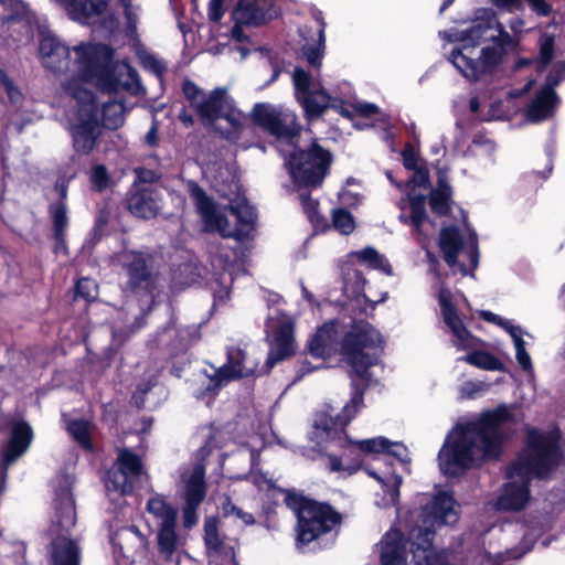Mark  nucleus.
<instances>
[{"label": "nucleus", "instance_id": "nucleus-44", "mask_svg": "<svg viewBox=\"0 0 565 565\" xmlns=\"http://www.w3.org/2000/svg\"><path fill=\"white\" fill-rule=\"evenodd\" d=\"M221 512L226 518L239 520L244 525H252L255 523L253 514L236 507L228 498H226L222 503Z\"/></svg>", "mask_w": 565, "mask_h": 565}, {"label": "nucleus", "instance_id": "nucleus-3", "mask_svg": "<svg viewBox=\"0 0 565 565\" xmlns=\"http://www.w3.org/2000/svg\"><path fill=\"white\" fill-rule=\"evenodd\" d=\"M381 334L369 323H355L344 334L341 354L351 366L356 379H352L353 392L351 399L342 408V415L328 407L316 414L310 438L317 445L340 438L347 425L363 406V390L358 381L367 380V370L377 362L382 345Z\"/></svg>", "mask_w": 565, "mask_h": 565}, {"label": "nucleus", "instance_id": "nucleus-48", "mask_svg": "<svg viewBox=\"0 0 565 565\" xmlns=\"http://www.w3.org/2000/svg\"><path fill=\"white\" fill-rule=\"evenodd\" d=\"M97 284L90 278H82L76 284L75 297L92 301L97 297Z\"/></svg>", "mask_w": 565, "mask_h": 565}, {"label": "nucleus", "instance_id": "nucleus-34", "mask_svg": "<svg viewBox=\"0 0 565 565\" xmlns=\"http://www.w3.org/2000/svg\"><path fill=\"white\" fill-rule=\"evenodd\" d=\"M146 509L158 520L159 526L168 523L172 524L177 521V511L160 495L152 497L147 502Z\"/></svg>", "mask_w": 565, "mask_h": 565}, {"label": "nucleus", "instance_id": "nucleus-1", "mask_svg": "<svg viewBox=\"0 0 565 565\" xmlns=\"http://www.w3.org/2000/svg\"><path fill=\"white\" fill-rule=\"evenodd\" d=\"M515 412L513 406L501 405L475 420L457 424L439 450L440 471L457 477L486 459L497 458L511 425L516 423Z\"/></svg>", "mask_w": 565, "mask_h": 565}, {"label": "nucleus", "instance_id": "nucleus-9", "mask_svg": "<svg viewBox=\"0 0 565 565\" xmlns=\"http://www.w3.org/2000/svg\"><path fill=\"white\" fill-rule=\"evenodd\" d=\"M186 186L206 232H217L223 237L237 241L250 236L254 231L255 213L249 204L241 202L230 206V214L236 221V224L232 225L226 211L216 206L195 182L189 181Z\"/></svg>", "mask_w": 565, "mask_h": 565}, {"label": "nucleus", "instance_id": "nucleus-5", "mask_svg": "<svg viewBox=\"0 0 565 565\" xmlns=\"http://www.w3.org/2000/svg\"><path fill=\"white\" fill-rule=\"evenodd\" d=\"M561 460L558 434L527 430L526 448L508 470V482L497 499L495 507L504 511H519L530 502L529 483L533 478L546 477Z\"/></svg>", "mask_w": 565, "mask_h": 565}, {"label": "nucleus", "instance_id": "nucleus-40", "mask_svg": "<svg viewBox=\"0 0 565 565\" xmlns=\"http://www.w3.org/2000/svg\"><path fill=\"white\" fill-rule=\"evenodd\" d=\"M319 22V30H318V41L317 44H308L303 46V54L308 61V63L312 66H320L321 60L323 57L324 53V23L321 20H318Z\"/></svg>", "mask_w": 565, "mask_h": 565}, {"label": "nucleus", "instance_id": "nucleus-50", "mask_svg": "<svg viewBox=\"0 0 565 565\" xmlns=\"http://www.w3.org/2000/svg\"><path fill=\"white\" fill-rule=\"evenodd\" d=\"M489 384L486 382L468 381L460 386V396L463 398H473L479 394L488 391Z\"/></svg>", "mask_w": 565, "mask_h": 565}, {"label": "nucleus", "instance_id": "nucleus-64", "mask_svg": "<svg viewBox=\"0 0 565 565\" xmlns=\"http://www.w3.org/2000/svg\"><path fill=\"white\" fill-rule=\"evenodd\" d=\"M56 188L60 189L62 198L66 196V185L64 183H57Z\"/></svg>", "mask_w": 565, "mask_h": 565}, {"label": "nucleus", "instance_id": "nucleus-43", "mask_svg": "<svg viewBox=\"0 0 565 565\" xmlns=\"http://www.w3.org/2000/svg\"><path fill=\"white\" fill-rule=\"evenodd\" d=\"M50 214L53 218L55 237L62 243L63 232L67 226L66 205L63 201L50 206Z\"/></svg>", "mask_w": 565, "mask_h": 565}, {"label": "nucleus", "instance_id": "nucleus-38", "mask_svg": "<svg viewBox=\"0 0 565 565\" xmlns=\"http://www.w3.org/2000/svg\"><path fill=\"white\" fill-rule=\"evenodd\" d=\"M459 360L487 371H499L503 369V364L500 360L483 351H473Z\"/></svg>", "mask_w": 565, "mask_h": 565}, {"label": "nucleus", "instance_id": "nucleus-45", "mask_svg": "<svg viewBox=\"0 0 565 565\" xmlns=\"http://www.w3.org/2000/svg\"><path fill=\"white\" fill-rule=\"evenodd\" d=\"M301 204L315 228L324 230L327 227V221L320 216L317 211L318 202L312 200L309 195H301Z\"/></svg>", "mask_w": 565, "mask_h": 565}, {"label": "nucleus", "instance_id": "nucleus-41", "mask_svg": "<svg viewBox=\"0 0 565 565\" xmlns=\"http://www.w3.org/2000/svg\"><path fill=\"white\" fill-rule=\"evenodd\" d=\"M72 437L86 450H92L90 425L86 420H73L68 424Z\"/></svg>", "mask_w": 565, "mask_h": 565}, {"label": "nucleus", "instance_id": "nucleus-54", "mask_svg": "<svg viewBox=\"0 0 565 565\" xmlns=\"http://www.w3.org/2000/svg\"><path fill=\"white\" fill-rule=\"evenodd\" d=\"M142 65L156 75H161L166 66L164 64L151 54H145L141 56Z\"/></svg>", "mask_w": 565, "mask_h": 565}, {"label": "nucleus", "instance_id": "nucleus-31", "mask_svg": "<svg viewBox=\"0 0 565 565\" xmlns=\"http://www.w3.org/2000/svg\"><path fill=\"white\" fill-rule=\"evenodd\" d=\"M97 121L104 128L116 130L124 126L126 120L127 109L124 103L119 99H108L100 103V107L96 105Z\"/></svg>", "mask_w": 565, "mask_h": 565}, {"label": "nucleus", "instance_id": "nucleus-11", "mask_svg": "<svg viewBox=\"0 0 565 565\" xmlns=\"http://www.w3.org/2000/svg\"><path fill=\"white\" fill-rule=\"evenodd\" d=\"M65 93L74 99L67 113V129L72 137L74 150L77 153H90L102 134L97 121L96 102L90 90L65 84Z\"/></svg>", "mask_w": 565, "mask_h": 565}, {"label": "nucleus", "instance_id": "nucleus-17", "mask_svg": "<svg viewBox=\"0 0 565 565\" xmlns=\"http://www.w3.org/2000/svg\"><path fill=\"white\" fill-rule=\"evenodd\" d=\"M143 473L140 458L128 449H121L118 454L116 468L108 471L105 487L111 499L122 497L132 491L134 483Z\"/></svg>", "mask_w": 565, "mask_h": 565}, {"label": "nucleus", "instance_id": "nucleus-23", "mask_svg": "<svg viewBox=\"0 0 565 565\" xmlns=\"http://www.w3.org/2000/svg\"><path fill=\"white\" fill-rule=\"evenodd\" d=\"M122 264L129 277L128 286L131 290H145L148 294V300H152L151 275L148 268L146 255L137 252H127L122 255Z\"/></svg>", "mask_w": 565, "mask_h": 565}, {"label": "nucleus", "instance_id": "nucleus-2", "mask_svg": "<svg viewBox=\"0 0 565 565\" xmlns=\"http://www.w3.org/2000/svg\"><path fill=\"white\" fill-rule=\"evenodd\" d=\"M509 26L512 34L493 12H484L469 28L450 34V40L458 44L448 60L467 79L481 81L495 71L508 52L518 47L524 21L513 18Z\"/></svg>", "mask_w": 565, "mask_h": 565}, {"label": "nucleus", "instance_id": "nucleus-53", "mask_svg": "<svg viewBox=\"0 0 565 565\" xmlns=\"http://www.w3.org/2000/svg\"><path fill=\"white\" fill-rule=\"evenodd\" d=\"M170 333H175L178 337V342L172 344L173 348H185L194 340V337L188 328L175 329L174 327H169L164 330V334Z\"/></svg>", "mask_w": 565, "mask_h": 565}, {"label": "nucleus", "instance_id": "nucleus-15", "mask_svg": "<svg viewBox=\"0 0 565 565\" xmlns=\"http://www.w3.org/2000/svg\"><path fill=\"white\" fill-rule=\"evenodd\" d=\"M439 248L447 265L462 275H467L478 265L477 236L468 227L443 228L439 235Z\"/></svg>", "mask_w": 565, "mask_h": 565}, {"label": "nucleus", "instance_id": "nucleus-32", "mask_svg": "<svg viewBox=\"0 0 565 565\" xmlns=\"http://www.w3.org/2000/svg\"><path fill=\"white\" fill-rule=\"evenodd\" d=\"M408 201L411 206V214H406L403 206L404 202L402 201V213L399 214V220L405 224L413 225L420 235L426 236L427 233L424 232V225L426 223L425 196L422 194L409 193Z\"/></svg>", "mask_w": 565, "mask_h": 565}, {"label": "nucleus", "instance_id": "nucleus-25", "mask_svg": "<svg viewBox=\"0 0 565 565\" xmlns=\"http://www.w3.org/2000/svg\"><path fill=\"white\" fill-rule=\"evenodd\" d=\"M348 443L355 445L356 448L365 455H391L404 465H407L411 461L408 450L403 444L390 441L385 437H374L361 440L348 439Z\"/></svg>", "mask_w": 565, "mask_h": 565}, {"label": "nucleus", "instance_id": "nucleus-16", "mask_svg": "<svg viewBox=\"0 0 565 565\" xmlns=\"http://www.w3.org/2000/svg\"><path fill=\"white\" fill-rule=\"evenodd\" d=\"M256 364L248 362L239 349L227 351V363L216 370L213 375L201 373L195 379L194 394L198 398L214 396L230 381L249 376L255 372Z\"/></svg>", "mask_w": 565, "mask_h": 565}, {"label": "nucleus", "instance_id": "nucleus-7", "mask_svg": "<svg viewBox=\"0 0 565 565\" xmlns=\"http://www.w3.org/2000/svg\"><path fill=\"white\" fill-rule=\"evenodd\" d=\"M74 71L81 75L83 87L94 84L102 90L116 92L139 88L137 72L125 61L111 63L113 51L105 44L81 43L75 47Z\"/></svg>", "mask_w": 565, "mask_h": 565}, {"label": "nucleus", "instance_id": "nucleus-24", "mask_svg": "<svg viewBox=\"0 0 565 565\" xmlns=\"http://www.w3.org/2000/svg\"><path fill=\"white\" fill-rule=\"evenodd\" d=\"M32 438V429L26 423H14L10 437L2 449L3 463L10 466L15 462L29 449Z\"/></svg>", "mask_w": 565, "mask_h": 565}, {"label": "nucleus", "instance_id": "nucleus-35", "mask_svg": "<svg viewBox=\"0 0 565 565\" xmlns=\"http://www.w3.org/2000/svg\"><path fill=\"white\" fill-rule=\"evenodd\" d=\"M451 189L444 177L439 178L438 186L430 194V207L434 213L444 215L449 210Z\"/></svg>", "mask_w": 565, "mask_h": 565}, {"label": "nucleus", "instance_id": "nucleus-29", "mask_svg": "<svg viewBox=\"0 0 565 565\" xmlns=\"http://www.w3.org/2000/svg\"><path fill=\"white\" fill-rule=\"evenodd\" d=\"M382 565H406L405 545L398 530L388 531L381 543Z\"/></svg>", "mask_w": 565, "mask_h": 565}, {"label": "nucleus", "instance_id": "nucleus-60", "mask_svg": "<svg viewBox=\"0 0 565 565\" xmlns=\"http://www.w3.org/2000/svg\"><path fill=\"white\" fill-rule=\"evenodd\" d=\"M156 136H157V129L156 127H152L147 136H146V141L150 145V146H153L156 143Z\"/></svg>", "mask_w": 565, "mask_h": 565}, {"label": "nucleus", "instance_id": "nucleus-39", "mask_svg": "<svg viewBox=\"0 0 565 565\" xmlns=\"http://www.w3.org/2000/svg\"><path fill=\"white\" fill-rule=\"evenodd\" d=\"M175 523L160 525L158 533V544L161 553L171 556L180 544V540L174 531Z\"/></svg>", "mask_w": 565, "mask_h": 565}, {"label": "nucleus", "instance_id": "nucleus-12", "mask_svg": "<svg viewBox=\"0 0 565 565\" xmlns=\"http://www.w3.org/2000/svg\"><path fill=\"white\" fill-rule=\"evenodd\" d=\"M292 81L296 97L302 105L308 119L318 118L328 107L334 109L344 117L355 115L370 117L377 113V107L370 103L349 104L342 99L330 96L324 89H320L311 77L301 68H295Z\"/></svg>", "mask_w": 565, "mask_h": 565}, {"label": "nucleus", "instance_id": "nucleus-27", "mask_svg": "<svg viewBox=\"0 0 565 565\" xmlns=\"http://www.w3.org/2000/svg\"><path fill=\"white\" fill-rule=\"evenodd\" d=\"M113 545L134 562L142 556L147 550V537L135 526L122 527L111 537Z\"/></svg>", "mask_w": 565, "mask_h": 565}, {"label": "nucleus", "instance_id": "nucleus-46", "mask_svg": "<svg viewBox=\"0 0 565 565\" xmlns=\"http://www.w3.org/2000/svg\"><path fill=\"white\" fill-rule=\"evenodd\" d=\"M333 226L344 235L353 232L355 228V222L353 216L343 209H337L332 214Z\"/></svg>", "mask_w": 565, "mask_h": 565}, {"label": "nucleus", "instance_id": "nucleus-63", "mask_svg": "<svg viewBox=\"0 0 565 565\" xmlns=\"http://www.w3.org/2000/svg\"><path fill=\"white\" fill-rule=\"evenodd\" d=\"M479 102L477 100V98H472L471 102H470V108L472 111H477L479 109Z\"/></svg>", "mask_w": 565, "mask_h": 565}, {"label": "nucleus", "instance_id": "nucleus-26", "mask_svg": "<svg viewBox=\"0 0 565 565\" xmlns=\"http://www.w3.org/2000/svg\"><path fill=\"white\" fill-rule=\"evenodd\" d=\"M366 473L374 478L382 487L384 497L381 501H376L380 507L395 505L399 498V487L402 484V477L396 475L391 468V465H385L383 468H365Z\"/></svg>", "mask_w": 565, "mask_h": 565}, {"label": "nucleus", "instance_id": "nucleus-51", "mask_svg": "<svg viewBox=\"0 0 565 565\" xmlns=\"http://www.w3.org/2000/svg\"><path fill=\"white\" fill-rule=\"evenodd\" d=\"M329 469L343 476H351L360 469L359 463L344 465L342 460L335 456H329Z\"/></svg>", "mask_w": 565, "mask_h": 565}, {"label": "nucleus", "instance_id": "nucleus-13", "mask_svg": "<svg viewBox=\"0 0 565 565\" xmlns=\"http://www.w3.org/2000/svg\"><path fill=\"white\" fill-rule=\"evenodd\" d=\"M183 93L204 124L214 125L217 120L227 122L231 128L222 125L217 127L227 138L242 129L247 121L246 116L233 106L223 88H215L206 95L192 82H185Z\"/></svg>", "mask_w": 565, "mask_h": 565}, {"label": "nucleus", "instance_id": "nucleus-22", "mask_svg": "<svg viewBox=\"0 0 565 565\" xmlns=\"http://www.w3.org/2000/svg\"><path fill=\"white\" fill-rule=\"evenodd\" d=\"M275 14L273 0H239L233 18L237 24L258 26L271 20Z\"/></svg>", "mask_w": 565, "mask_h": 565}, {"label": "nucleus", "instance_id": "nucleus-59", "mask_svg": "<svg viewBox=\"0 0 565 565\" xmlns=\"http://www.w3.org/2000/svg\"><path fill=\"white\" fill-rule=\"evenodd\" d=\"M243 25L244 24L236 23L235 26L232 29V36L239 42L245 40V35L243 34V31H242Z\"/></svg>", "mask_w": 565, "mask_h": 565}, {"label": "nucleus", "instance_id": "nucleus-36", "mask_svg": "<svg viewBox=\"0 0 565 565\" xmlns=\"http://www.w3.org/2000/svg\"><path fill=\"white\" fill-rule=\"evenodd\" d=\"M513 340L514 349H515V358L520 366L529 372L532 370V360L527 351L525 350V341L523 340V335L526 334L521 327L514 326L508 332Z\"/></svg>", "mask_w": 565, "mask_h": 565}, {"label": "nucleus", "instance_id": "nucleus-30", "mask_svg": "<svg viewBox=\"0 0 565 565\" xmlns=\"http://www.w3.org/2000/svg\"><path fill=\"white\" fill-rule=\"evenodd\" d=\"M338 337L337 323L329 322L317 330L309 342V351L315 358H324L335 349Z\"/></svg>", "mask_w": 565, "mask_h": 565}, {"label": "nucleus", "instance_id": "nucleus-47", "mask_svg": "<svg viewBox=\"0 0 565 565\" xmlns=\"http://www.w3.org/2000/svg\"><path fill=\"white\" fill-rule=\"evenodd\" d=\"M3 88L11 104L19 107L22 103L23 96L20 89L7 76V74L0 68V89Z\"/></svg>", "mask_w": 565, "mask_h": 565}, {"label": "nucleus", "instance_id": "nucleus-57", "mask_svg": "<svg viewBox=\"0 0 565 565\" xmlns=\"http://www.w3.org/2000/svg\"><path fill=\"white\" fill-rule=\"evenodd\" d=\"M224 2L225 0H210L209 17L211 20L218 21L223 17Z\"/></svg>", "mask_w": 565, "mask_h": 565}, {"label": "nucleus", "instance_id": "nucleus-6", "mask_svg": "<svg viewBox=\"0 0 565 565\" xmlns=\"http://www.w3.org/2000/svg\"><path fill=\"white\" fill-rule=\"evenodd\" d=\"M7 13L4 15V23L9 31L19 32L20 35L14 38L18 42L29 43L33 39L34 28H38L40 35L39 57L41 64L49 71L61 73L67 71L71 76L63 83L73 82L74 86L83 87L81 83V75L74 71V62L76 60L75 47L71 53L70 49L65 46L58 38L51 33L45 28L38 24L34 13L21 0H0Z\"/></svg>", "mask_w": 565, "mask_h": 565}, {"label": "nucleus", "instance_id": "nucleus-37", "mask_svg": "<svg viewBox=\"0 0 565 565\" xmlns=\"http://www.w3.org/2000/svg\"><path fill=\"white\" fill-rule=\"evenodd\" d=\"M529 2L530 8L536 14L546 17L552 11V6L550 0H526ZM492 2L501 8L512 11L514 9H520L522 7V0H492Z\"/></svg>", "mask_w": 565, "mask_h": 565}, {"label": "nucleus", "instance_id": "nucleus-52", "mask_svg": "<svg viewBox=\"0 0 565 565\" xmlns=\"http://www.w3.org/2000/svg\"><path fill=\"white\" fill-rule=\"evenodd\" d=\"M554 39L550 35H544L540 40V60L545 66L553 57Z\"/></svg>", "mask_w": 565, "mask_h": 565}, {"label": "nucleus", "instance_id": "nucleus-42", "mask_svg": "<svg viewBox=\"0 0 565 565\" xmlns=\"http://www.w3.org/2000/svg\"><path fill=\"white\" fill-rule=\"evenodd\" d=\"M204 541L210 551L221 553L223 542L218 535L217 520L215 518H207L204 522Z\"/></svg>", "mask_w": 565, "mask_h": 565}, {"label": "nucleus", "instance_id": "nucleus-4", "mask_svg": "<svg viewBox=\"0 0 565 565\" xmlns=\"http://www.w3.org/2000/svg\"><path fill=\"white\" fill-rule=\"evenodd\" d=\"M253 116L256 122L276 136L277 149L292 181L298 186H319L329 171L331 153L316 142L306 149H297L299 128L295 113L270 104H257Z\"/></svg>", "mask_w": 565, "mask_h": 565}, {"label": "nucleus", "instance_id": "nucleus-56", "mask_svg": "<svg viewBox=\"0 0 565 565\" xmlns=\"http://www.w3.org/2000/svg\"><path fill=\"white\" fill-rule=\"evenodd\" d=\"M403 162L406 169L414 170L418 167V157L414 148L408 147L403 151Z\"/></svg>", "mask_w": 565, "mask_h": 565}, {"label": "nucleus", "instance_id": "nucleus-61", "mask_svg": "<svg viewBox=\"0 0 565 565\" xmlns=\"http://www.w3.org/2000/svg\"><path fill=\"white\" fill-rule=\"evenodd\" d=\"M495 313L493 312H490V311H482L481 312V317L486 320V321H489V322H492L493 323V320L495 319Z\"/></svg>", "mask_w": 565, "mask_h": 565}, {"label": "nucleus", "instance_id": "nucleus-49", "mask_svg": "<svg viewBox=\"0 0 565 565\" xmlns=\"http://www.w3.org/2000/svg\"><path fill=\"white\" fill-rule=\"evenodd\" d=\"M90 182L95 190L104 191L110 184V177L105 166L97 164L92 169Z\"/></svg>", "mask_w": 565, "mask_h": 565}, {"label": "nucleus", "instance_id": "nucleus-21", "mask_svg": "<svg viewBox=\"0 0 565 565\" xmlns=\"http://www.w3.org/2000/svg\"><path fill=\"white\" fill-rule=\"evenodd\" d=\"M205 469L202 465H195L189 475L182 479L185 483V504L183 507V523L185 527H192L198 522L196 510L205 497Z\"/></svg>", "mask_w": 565, "mask_h": 565}, {"label": "nucleus", "instance_id": "nucleus-62", "mask_svg": "<svg viewBox=\"0 0 565 565\" xmlns=\"http://www.w3.org/2000/svg\"><path fill=\"white\" fill-rule=\"evenodd\" d=\"M534 541H535V536H533V535L529 536L527 534L524 535V543L527 544V547L525 551H523V553L527 552L531 548Z\"/></svg>", "mask_w": 565, "mask_h": 565}, {"label": "nucleus", "instance_id": "nucleus-55", "mask_svg": "<svg viewBox=\"0 0 565 565\" xmlns=\"http://www.w3.org/2000/svg\"><path fill=\"white\" fill-rule=\"evenodd\" d=\"M428 172L425 168H417V169H414V173H413V177L411 179V184H413L414 186H418V188H426L427 184H428Z\"/></svg>", "mask_w": 565, "mask_h": 565}, {"label": "nucleus", "instance_id": "nucleus-58", "mask_svg": "<svg viewBox=\"0 0 565 565\" xmlns=\"http://www.w3.org/2000/svg\"><path fill=\"white\" fill-rule=\"evenodd\" d=\"M493 323H495L497 326L501 327L507 332H509L511 330V328L514 327V324L510 320L503 319L502 317H500L498 315L495 316V319L493 320Z\"/></svg>", "mask_w": 565, "mask_h": 565}, {"label": "nucleus", "instance_id": "nucleus-20", "mask_svg": "<svg viewBox=\"0 0 565 565\" xmlns=\"http://www.w3.org/2000/svg\"><path fill=\"white\" fill-rule=\"evenodd\" d=\"M565 75V63H557L553 73L547 77L546 84L537 92L526 109L527 119L539 122L551 117L555 110L557 98L554 92L559 81Z\"/></svg>", "mask_w": 565, "mask_h": 565}, {"label": "nucleus", "instance_id": "nucleus-19", "mask_svg": "<svg viewBox=\"0 0 565 565\" xmlns=\"http://www.w3.org/2000/svg\"><path fill=\"white\" fill-rule=\"evenodd\" d=\"M438 302L441 316L446 326L452 333V343L458 350H470L477 347V339L473 338L465 328L461 318L458 315L460 303H467V299L461 294H452L446 288L438 291Z\"/></svg>", "mask_w": 565, "mask_h": 565}, {"label": "nucleus", "instance_id": "nucleus-28", "mask_svg": "<svg viewBox=\"0 0 565 565\" xmlns=\"http://www.w3.org/2000/svg\"><path fill=\"white\" fill-rule=\"evenodd\" d=\"M159 193L151 188H142L128 199L129 211L142 218L154 217L161 207Z\"/></svg>", "mask_w": 565, "mask_h": 565}, {"label": "nucleus", "instance_id": "nucleus-33", "mask_svg": "<svg viewBox=\"0 0 565 565\" xmlns=\"http://www.w3.org/2000/svg\"><path fill=\"white\" fill-rule=\"evenodd\" d=\"M350 257L358 259L370 268L381 270L386 275H392V268L387 259L372 247L352 252Z\"/></svg>", "mask_w": 565, "mask_h": 565}, {"label": "nucleus", "instance_id": "nucleus-18", "mask_svg": "<svg viewBox=\"0 0 565 565\" xmlns=\"http://www.w3.org/2000/svg\"><path fill=\"white\" fill-rule=\"evenodd\" d=\"M266 330L269 338L267 364L271 367L296 351L294 320L291 317L277 311L269 316Z\"/></svg>", "mask_w": 565, "mask_h": 565}, {"label": "nucleus", "instance_id": "nucleus-14", "mask_svg": "<svg viewBox=\"0 0 565 565\" xmlns=\"http://www.w3.org/2000/svg\"><path fill=\"white\" fill-rule=\"evenodd\" d=\"M286 504L298 518L297 542L305 545L340 522L339 515L327 504L317 503L302 495L288 493Z\"/></svg>", "mask_w": 565, "mask_h": 565}, {"label": "nucleus", "instance_id": "nucleus-10", "mask_svg": "<svg viewBox=\"0 0 565 565\" xmlns=\"http://www.w3.org/2000/svg\"><path fill=\"white\" fill-rule=\"evenodd\" d=\"M72 479L64 476L56 490L54 515L49 533L52 537L53 565H79V547L71 537L76 522L74 499L71 492Z\"/></svg>", "mask_w": 565, "mask_h": 565}, {"label": "nucleus", "instance_id": "nucleus-8", "mask_svg": "<svg viewBox=\"0 0 565 565\" xmlns=\"http://www.w3.org/2000/svg\"><path fill=\"white\" fill-rule=\"evenodd\" d=\"M459 519V505L447 492L437 493L422 511V525L409 532L416 565H449L444 555L431 546L434 532L443 525H452Z\"/></svg>", "mask_w": 565, "mask_h": 565}]
</instances>
